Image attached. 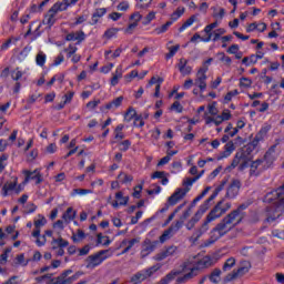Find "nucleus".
Returning a JSON list of instances; mask_svg holds the SVG:
<instances>
[{
	"label": "nucleus",
	"mask_w": 284,
	"mask_h": 284,
	"mask_svg": "<svg viewBox=\"0 0 284 284\" xmlns=\"http://www.w3.org/2000/svg\"><path fill=\"white\" fill-rule=\"evenodd\" d=\"M264 203H273L266 207V221L272 223L284 214V184L264 196Z\"/></svg>",
	"instance_id": "obj_1"
},
{
	"label": "nucleus",
	"mask_w": 284,
	"mask_h": 284,
	"mask_svg": "<svg viewBox=\"0 0 284 284\" xmlns=\"http://www.w3.org/2000/svg\"><path fill=\"white\" fill-rule=\"evenodd\" d=\"M236 221L234 215L229 213L214 229H212L210 237L203 243V247H210V245H214L219 239H223L225 234L239 225V222Z\"/></svg>",
	"instance_id": "obj_2"
},
{
	"label": "nucleus",
	"mask_w": 284,
	"mask_h": 284,
	"mask_svg": "<svg viewBox=\"0 0 284 284\" xmlns=\"http://www.w3.org/2000/svg\"><path fill=\"white\" fill-rule=\"evenodd\" d=\"M223 203H224L223 200L217 202V204L207 214L201 227L195 230V232L192 235V240L194 241V243H196V241H199V239L203 234H205L207 230H210V223H212L213 221H216V219H221L222 214H225V212H227V209L223 207Z\"/></svg>",
	"instance_id": "obj_3"
},
{
	"label": "nucleus",
	"mask_w": 284,
	"mask_h": 284,
	"mask_svg": "<svg viewBox=\"0 0 284 284\" xmlns=\"http://www.w3.org/2000/svg\"><path fill=\"white\" fill-rule=\"evenodd\" d=\"M250 161H252L250 149H242L235 154L231 168H239L240 172H243L250 165Z\"/></svg>",
	"instance_id": "obj_4"
},
{
	"label": "nucleus",
	"mask_w": 284,
	"mask_h": 284,
	"mask_svg": "<svg viewBox=\"0 0 284 284\" xmlns=\"http://www.w3.org/2000/svg\"><path fill=\"white\" fill-rule=\"evenodd\" d=\"M159 270H161V265H159V264L151 266L146 270H142V271L135 273L133 276H131L130 282L132 284L143 283V281H146V278H150V276H152V274H154V272H159Z\"/></svg>",
	"instance_id": "obj_5"
},
{
	"label": "nucleus",
	"mask_w": 284,
	"mask_h": 284,
	"mask_svg": "<svg viewBox=\"0 0 284 284\" xmlns=\"http://www.w3.org/2000/svg\"><path fill=\"white\" fill-rule=\"evenodd\" d=\"M251 267H252V264L250 262H247V261L241 262V265L236 271L229 273L224 277V283H230L232 281H236V278H239L241 276H245V274H247V272H250Z\"/></svg>",
	"instance_id": "obj_6"
},
{
	"label": "nucleus",
	"mask_w": 284,
	"mask_h": 284,
	"mask_svg": "<svg viewBox=\"0 0 284 284\" xmlns=\"http://www.w3.org/2000/svg\"><path fill=\"white\" fill-rule=\"evenodd\" d=\"M65 11V7L61 6L59 7V4L54 3L51 9L48 11V13L45 14L42 23L44 26H49V28L52 27L53 23L57 22V19H54V17H57L58 12H63Z\"/></svg>",
	"instance_id": "obj_7"
},
{
	"label": "nucleus",
	"mask_w": 284,
	"mask_h": 284,
	"mask_svg": "<svg viewBox=\"0 0 284 284\" xmlns=\"http://www.w3.org/2000/svg\"><path fill=\"white\" fill-rule=\"evenodd\" d=\"M210 210V205L205 204V202L200 206V209L196 211V213L189 220V222L185 224L186 230H194L196 226V223L201 221V216L205 214Z\"/></svg>",
	"instance_id": "obj_8"
},
{
	"label": "nucleus",
	"mask_w": 284,
	"mask_h": 284,
	"mask_svg": "<svg viewBox=\"0 0 284 284\" xmlns=\"http://www.w3.org/2000/svg\"><path fill=\"white\" fill-rule=\"evenodd\" d=\"M105 254H108V250H102L93 255H90L87 258V261H88L87 267H97V266L101 265V263H103V261H105V258H108V256Z\"/></svg>",
	"instance_id": "obj_9"
},
{
	"label": "nucleus",
	"mask_w": 284,
	"mask_h": 284,
	"mask_svg": "<svg viewBox=\"0 0 284 284\" xmlns=\"http://www.w3.org/2000/svg\"><path fill=\"white\" fill-rule=\"evenodd\" d=\"M207 70H209V68L203 65L202 68L199 69L197 73H196V79H195L194 85L200 88V90L202 92L207 88V83L205 82V81H207V75H206Z\"/></svg>",
	"instance_id": "obj_10"
},
{
	"label": "nucleus",
	"mask_w": 284,
	"mask_h": 284,
	"mask_svg": "<svg viewBox=\"0 0 284 284\" xmlns=\"http://www.w3.org/2000/svg\"><path fill=\"white\" fill-rule=\"evenodd\" d=\"M190 192V187L176 189L175 192L168 199L169 205H176L180 201H183Z\"/></svg>",
	"instance_id": "obj_11"
},
{
	"label": "nucleus",
	"mask_w": 284,
	"mask_h": 284,
	"mask_svg": "<svg viewBox=\"0 0 284 284\" xmlns=\"http://www.w3.org/2000/svg\"><path fill=\"white\" fill-rule=\"evenodd\" d=\"M69 274H72V270L62 272L58 277H55L57 284H72L79 278V273H75L72 276H69Z\"/></svg>",
	"instance_id": "obj_12"
},
{
	"label": "nucleus",
	"mask_w": 284,
	"mask_h": 284,
	"mask_svg": "<svg viewBox=\"0 0 284 284\" xmlns=\"http://www.w3.org/2000/svg\"><path fill=\"white\" fill-rule=\"evenodd\" d=\"M240 191H241V180L233 179L226 191V196L229 199H236V196H239Z\"/></svg>",
	"instance_id": "obj_13"
},
{
	"label": "nucleus",
	"mask_w": 284,
	"mask_h": 284,
	"mask_svg": "<svg viewBox=\"0 0 284 284\" xmlns=\"http://www.w3.org/2000/svg\"><path fill=\"white\" fill-rule=\"evenodd\" d=\"M156 245H159V241L151 242L150 240L144 241L143 248L141 251L142 258H145L149 254H152L154 250H156Z\"/></svg>",
	"instance_id": "obj_14"
},
{
	"label": "nucleus",
	"mask_w": 284,
	"mask_h": 284,
	"mask_svg": "<svg viewBox=\"0 0 284 284\" xmlns=\"http://www.w3.org/2000/svg\"><path fill=\"white\" fill-rule=\"evenodd\" d=\"M24 183H28V181H36V184L39 185V183L43 182V179L41 178V172L39 170L32 171H24Z\"/></svg>",
	"instance_id": "obj_15"
},
{
	"label": "nucleus",
	"mask_w": 284,
	"mask_h": 284,
	"mask_svg": "<svg viewBox=\"0 0 284 284\" xmlns=\"http://www.w3.org/2000/svg\"><path fill=\"white\" fill-rule=\"evenodd\" d=\"M248 207L250 203H243L236 210L231 212L230 215L237 220L236 223H241L243 219H245V213L243 210H247Z\"/></svg>",
	"instance_id": "obj_16"
},
{
	"label": "nucleus",
	"mask_w": 284,
	"mask_h": 284,
	"mask_svg": "<svg viewBox=\"0 0 284 284\" xmlns=\"http://www.w3.org/2000/svg\"><path fill=\"white\" fill-rule=\"evenodd\" d=\"M265 159L261 160L257 159L255 161H253L250 165V176H258V174H261V165H263L265 163Z\"/></svg>",
	"instance_id": "obj_17"
},
{
	"label": "nucleus",
	"mask_w": 284,
	"mask_h": 284,
	"mask_svg": "<svg viewBox=\"0 0 284 284\" xmlns=\"http://www.w3.org/2000/svg\"><path fill=\"white\" fill-rule=\"evenodd\" d=\"M174 254H176V246H169L155 255V261H164V258H168V256H174Z\"/></svg>",
	"instance_id": "obj_18"
},
{
	"label": "nucleus",
	"mask_w": 284,
	"mask_h": 284,
	"mask_svg": "<svg viewBox=\"0 0 284 284\" xmlns=\"http://www.w3.org/2000/svg\"><path fill=\"white\" fill-rule=\"evenodd\" d=\"M178 69L180 70L182 77H187V74H192V67L187 65V60H185L184 58L180 59V62L178 63Z\"/></svg>",
	"instance_id": "obj_19"
},
{
	"label": "nucleus",
	"mask_w": 284,
	"mask_h": 284,
	"mask_svg": "<svg viewBox=\"0 0 284 284\" xmlns=\"http://www.w3.org/2000/svg\"><path fill=\"white\" fill-rule=\"evenodd\" d=\"M211 265L212 258L210 256H204L197 262L196 266L192 267V270H195V273L199 274L200 270H205V267H211Z\"/></svg>",
	"instance_id": "obj_20"
},
{
	"label": "nucleus",
	"mask_w": 284,
	"mask_h": 284,
	"mask_svg": "<svg viewBox=\"0 0 284 284\" xmlns=\"http://www.w3.org/2000/svg\"><path fill=\"white\" fill-rule=\"evenodd\" d=\"M65 41H78V43H81V41H85V32L83 31H75L67 34Z\"/></svg>",
	"instance_id": "obj_21"
},
{
	"label": "nucleus",
	"mask_w": 284,
	"mask_h": 284,
	"mask_svg": "<svg viewBox=\"0 0 284 284\" xmlns=\"http://www.w3.org/2000/svg\"><path fill=\"white\" fill-rule=\"evenodd\" d=\"M225 185H227V178L222 180L221 184L215 189L213 194L206 201H204V203L206 205H210V203H212V201H214L216 199V196H219V193L222 192V190H223V187H225Z\"/></svg>",
	"instance_id": "obj_22"
},
{
	"label": "nucleus",
	"mask_w": 284,
	"mask_h": 284,
	"mask_svg": "<svg viewBox=\"0 0 284 284\" xmlns=\"http://www.w3.org/2000/svg\"><path fill=\"white\" fill-rule=\"evenodd\" d=\"M234 150H236L234 142L232 141L227 142L224 146V152L221 153L217 160L221 161V159H227V156H230V154H232Z\"/></svg>",
	"instance_id": "obj_23"
},
{
	"label": "nucleus",
	"mask_w": 284,
	"mask_h": 284,
	"mask_svg": "<svg viewBox=\"0 0 284 284\" xmlns=\"http://www.w3.org/2000/svg\"><path fill=\"white\" fill-rule=\"evenodd\" d=\"M18 179L14 178L12 182H6L2 186V196H8V192L17 190Z\"/></svg>",
	"instance_id": "obj_24"
},
{
	"label": "nucleus",
	"mask_w": 284,
	"mask_h": 284,
	"mask_svg": "<svg viewBox=\"0 0 284 284\" xmlns=\"http://www.w3.org/2000/svg\"><path fill=\"white\" fill-rule=\"evenodd\" d=\"M263 134H265V130H261L256 135L255 138L253 139V141L244 148V150H247L250 151V153L252 152V148H256V145H258L260 141L263 140Z\"/></svg>",
	"instance_id": "obj_25"
},
{
	"label": "nucleus",
	"mask_w": 284,
	"mask_h": 284,
	"mask_svg": "<svg viewBox=\"0 0 284 284\" xmlns=\"http://www.w3.org/2000/svg\"><path fill=\"white\" fill-rule=\"evenodd\" d=\"M108 12V9L105 8H100L97 9L93 14H92V24L97 26V23H99V19H101V17H104V14Z\"/></svg>",
	"instance_id": "obj_26"
},
{
	"label": "nucleus",
	"mask_w": 284,
	"mask_h": 284,
	"mask_svg": "<svg viewBox=\"0 0 284 284\" xmlns=\"http://www.w3.org/2000/svg\"><path fill=\"white\" fill-rule=\"evenodd\" d=\"M62 219L65 223H70V221H74L77 219V211L72 207H68L67 211L63 213Z\"/></svg>",
	"instance_id": "obj_27"
},
{
	"label": "nucleus",
	"mask_w": 284,
	"mask_h": 284,
	"mask_svg": "<svg viewBox=\"0 0 284 284\" xmlns=\"http://www.w3.org/2000/svg\"><path fill=\"white\" fill-rule=\"evenodd\" d=\"M123 103V95L118 97L113 101L109 102L105 108L106 110H116Z\"/></svg>",
	"instance_id": "obj_28"
},
{
	"label": "nucleus",
	"mask_w": 284,
	"mask_h": 284,
	"mask_svg": "<svg viewBox=\"0 0 284 284\" xmlns=\"http://www.w3.org/2000/svg\"><path fill=\"white\" fill-rule=\"evenodd\" d=\"M136 243H141V239L135 237L132 240H123L121 242V247H126L130 251L134 247V245H136Z\"/></svg>",
	"instance_id": "obj_29"
},
{
	"label": "nucleus",
	"mask_w": 284,
	"mask_h": 284,
	"mask_svg": "<svg viewBox=\"0 0 284 284\" xmlns=\"http://www.w3.org/2000/svg\"><path fill=\"white\" fill-rule=\"evenodd\" d=\"M209 278L211 283L219 284L221 282V268H214Z\"/></svg>",
	"instance_id": "obj_30"
},
{
	"label": "nucleus",
	"mask_w": 284,
	"mask_h": 284,
	"mask_svg": "<svg viewBox=\"0 0 284 284\" xmlns=\"http://www.w3.org/2000/svg\"><path fill=\"white\" fill-rule=\"evenodd\" d=\"M211 10H213V19H223L225 17V9L219 8V7H212Z\"/></svg>",
	"instance_id": "obj_31"
},
{
	"label": "nucleus",
	"mask_w": 284,
	"mask_h": 284,
	"mask_svg": "<svg viewBox=\"0 0 284 284\" xmlns=\"http://www.w3.org/2000/svg\"><path fill=\"white\" fill-rule=\"evenodd\" d=\"M97 237V245L108 246L112 243V241H110V236H103V233H98Z\"/></svg>",
	"instance_id": "obj_32"
},
{
	"label": "nucleus",
	"mask_w": 284,
	"mask_h": 284,
	"mask_svg": "<svg viewBox=\"0 0 284 284\" xmlns=\"http://www.w3.org/2000/svg\"><path fill=\"white\" fill-rule=\"evenodd\" d=\"M235 265H236V258L229 257L226 260V262L224 263L222 270H223V272H230V270H232V267H234Z\"/></svg>",
	"instance_id": "obj_33"
},
{
	"label": "nucleus",
	"mask_w": 284,
	"mask_h": 284,
	"mask_svg": "<svg viewBox=\"0 0 284 284\" xmlns=\"http://www.w3.org/2000/svg\"><path fill=\"white\" fill-rule=\"evenodd\" d=\"M72 241L73 243H81V241H83V239H85V232H83V230L79 229L77 231V234H72Z\"/></svg>",
	"instance_id": "obj_34"
},
{
	"label": "nucleus",
	"mask_w": 284,
	"mask_h": 284,
	"mask_svg": "<svg viewBox=\"0 0 284 284\" xmlns=\"http://www.w3.org/2000/svg\"><path fill=\"white\" fill-rule=\"evenodd\" d=\"M123 78V70L121 68H118L115 70V74L111 78V85H116L119 83V79Z\"/></svg>",
	"instance_id": "obj_35"
},
{
	"label": "nucleus",
	"mask_w": 284,
	"mask_h": 284,
	"mask_svg": "<svg viewBox=\"0 0 284 284\" xmlns=\"http://www.w3.org/2000/svg\"><path fill=\"white\" fill-rule=\"evenodd\" d=\"M184 13H185V8L179 7V8L171 14V21H178L179 19H181V17H183Z\"/></svg>",
	"instance_id": "obj_36"
},
{
	"label": "nucleus",
	"mask_w": 284,
	"mask_h": 284,
	"mask_svg": "<svg viewBox=\"0 0 284 284\" xmlns=\"http://www.w3.org/2000/svg\"><path fill=\"white\" fill-rule=\"evenodd\" d=\"M45 53H43V51H39L38 54L36 55V62L37 65H40V68H43V65H45Z\"/></svg>",
	"instance_id": "obj_37"
},
{
	"label": "nucleus",
	"mask_w": 284,
	"mask_h": 284,
	"mask_svg": "<svg viewBox=\"0 0 284 284\" xmlns=\"http://www.w3.org/2000/svg\"><path fill=\"white\" fill-rule=\"evenodd\" d=\"M119 181H121L122 183H132V181H134V178L132 175H128V173L121 172L118 175Z\"/></svg>",
	"instance_id": "obj_38"
},
{
	"label": "nucleus",
	"mask_w": 284,
	"mask_h": 284,
	"mask_svg": "<svg viewBox=\"0 0 284 284\" xmlns=\"http://www.w3.org/2000/svg\"><path fill=\"white\" fill-rule=\"evenodd\" d=\"M172 236H174V233L170 229L165 230L160 236V243H165V241H170Z\"/></svg>",
	"instance_id": "obj_39"
},
{
	"label": "nucleus",
	"mask_w": 284,
	"mask_h": 284,
	"mask_svg": "<svg viewBox=\"0 0 284 284\" xmlns=\"http://www.w3.org/2000/svg\"><path fill=\"white\" fill-rule=\"evenodd\" d=\"M12 252V247L4 248L3 253L0 255V265H6L8 263V254Z\"/></svg>",
	"instance_id": "obj_40"
},
{
	"label": "nucleus",
	"mask_w": 284,
	"mask_h": 284,
	"mask_svg": "<svg viewBox=\"0 0 284 284\" xmlns=\"http://www.w3.org/2000/svg\"><path fill=\"white\" fill-rule=\"evenodd\" d=\"M79 0H63V2H55V6H58L59 8H61V6L64 7V10H68V8H70V6H77V2Z\"/></svg>",
	"instance_id": "obj_41"
},
{
	"label": "nucleus",
	"mask_w": 284,
	"mask_h": 284,
	"mask_svg": "<svg viewBox=\"0 0 284 284\" xmlns=\"http://www.w3.org/2000/svg\"><path fill=\"white\" fill-rule=\"evenodd\" d=\"M115 199L119 201L120 205H128V201H130L129 196H123V192L115 193Z\"/></svg>",
	"instance_id": "obj_42"
},
{
	"label": "nucleus",
	"mask_w": 284,
	"mask_h": 284,
	"mask_svg": "<svg viewBox=\"0 0 284 284\" xmlns=\"http://www.w3.org/2000/svg\"><path fill=\"white\" fill-rule=\"evenodd\" d=\"M196 21V16H191L180 27V32H183V30H186V28H190Z\"/></svg>",
	"instance_id": "obj_43"
},
{
	"label": "nucleus",
	"mask_w": 284,
	"mask_h": 284,
	"mask_svg": "<svg viewBox=\"0 0 284 284\" xmlns=\"http://www.w3.org/2000/svg\"><path fill=\"white\" fill-rule=\"evenodd\" d=\"M136 110H134V108H129L124 119L128 123H130V121H132V119L136 118Z\"/></svg>",
	"instance_id": "obj_44"
},
{
	"label": "nucleus",
	"mask_w": 284,
	"mask_h": 284,
	"mask_svg": "<svg viewBox=\"0 0 284 284\" xmlns=\"http://www.w3.org/2000/svg\"><path fill=\"white\" fill-rule=\"evenodd\" d=\"M183 221L180 220V221H176L175 223H173L169 230L173 233V234H176V232H179V230H181V227H183Z\"/></svg>",
	"instance_id": "obj_45"
},
{
	"label": "nucleus",
	"mask_w": 284,
	"mask_h": 284,
	"mask_svg": "<svg viewBox=\"0 0 284 284\" xmlns=\"http://www.w3.org/2000/svg\"><path fill=\"white\" fill-rule=\"evenodd\" d=\"M278 144L272 145L268 151L264 155V161H271L272 160V154L276 152V148Z\"/></svg>",
	"instance_id": "obj_46"
},
{
	"label": "nucleus",
	"mask_w": 284,
	"mask_h": 284,
	"mask_svg": "<svg viewBox=\"0 0 284 284\" xmlns=\"http://www.w3.org/2000/svg\"><path fill=\"white\" fill-rule=\"evenodd\" d=\"M54 243H57L58 247H68V245H70V243L62 237L53 239L52 245H54Z\"/></svg>",
	"instance_id": "obj_47"
},
{
	"label": "nucleus",
	"mask_w": 284,
	"mask_h": 284,
	"mask_svg": "<svg viewBox=\"0 0 284 284\" xmlns=\"http://www.w3.org/2000/svg\"><path fill=\"white\" fill-rule=\"evenodd\" d=\"M217 57H219L220 61H223L224 63H226V65H232V58L225 55L224 52L217 53Z\"/></svg>",
	"instance_id": "obj_48"
},
{
	"label": "nucleus",
	"mask_w": 284,
	"mask_h": 284,
	"mask_svg": "<svg viewBox=\"0 0 284 284\" xmlns=\"http://www.w3.org/2000/svg\"><path fill=\"white\" fill-rule=\"evenodd\" d=\"M119 32L118 28H110L104 32L105 39H112V37H115V34Z\"/></svg>",
	"instance_id": "obj_49"
},
{
	"label": "nucleus",
	"mask_w": 284,
	"mask_h": 284,
	"mask_svg": "<svg viewBox=\"0 0 284 284\" xmlns=\"http://www.w3.org/2000/svg\"><path fill=\"white\" fill-rule=\"evenodd\" d=\"M170 26H172V21H168L161 28H156L155 29L156 34H163V32H168V29L170 28Z\"/></svg>",
	"instance_id": "obj_50"
},
{
	"label": "nucleus",
	"mask_w": 284,
	"mask_h": 284,
	"mask_svg": "<svg viewBox=\"0 0 284 284\" xmlns=\"http://www.w3.org/2000/svg\"><path fill=\"white\" fill-rule=\"evenodd\" d=\"M240 87L241 88H252V80L250 78H241Z\"/></svg>",
	"instance_id": "obj_51"
},
{
	"label": "nucleus",
	"mask_w": 284,
	"mask_h": 284,
	"mask_svg": "<svg viewBox=\"0 0 284 284\" xmlns=\"http://www.w3.org/2000/svg\"><path fill=\"white\" fill-rule=\"evenodd\" d=\"M239 94V90H233L226 93V95L224 97V101H226V103H230V101H232L233 97H237Z\"/></svg>",
	"instance_id": "obj_52"
},
{
	"label": "nucleus",
	"mask_w": 284,
	"mask_h": 284,
	"mask_svg": "<svg viewBox=\"0 0 284 284\" xmlns=\"http://www.w3.org/2000/svg\"><path fill=\"white\" fill-rule=\"evenodd\" d=\"M209 114H212V116H216L219 114V109H216V102H213L209 104Z\"/></svg>",
	"instance_id": "obj_53"
},
{
	"label": "nucleus",
	"mask_w": 284,
	"mask_h": 284,
	"mask_svg": "<svg viewBox=\"0 0 284 284\" xmlns=\"http://www.w3.org/2000/svg\"><path fill=\"white\" fill-rule=\"evenodd\" d=\"M74 194H79L80 196H85V194H92V191L88 189H74L73 195Z\"/></svg>",
	"instance_id": "obj_54"
},
{
	"label": "nucleus",
	"mask_w": 284,
	"mask_h": 284,
	"mask_svg": "<svg viewBox=\"0 0 284 284\" xmlns=\"http://www.w3.org/2000/svg\"><path fill=\"white\" fill-rule=\"evenodd\" d=\"M16 261H17L16 262L17 265H23V267H26V265H28V262H26V255H23V254L17 255Z\"/></svg>",
	"instance_id": "obj_55"
},
{
	"label": "nucleus",
	"mask_w": 284,
	"mask_h": 284,
	"mask_svg": "<svg viewBox=\"0 0 284 284\" xmlns=\"http://www.w3.org/2000/svg\"><path fill=\"white\" fill-rule=\"evenodd\" d=\"M225 32H227V31L223 28L215 30L214 36H213V41H219L221 39V36L225 34Z\"/></svg>",
	"instance_id": "obj_56"
},
{
	"label": "nucleus",
	"mask_w": 284,
	"mask_h": 284,
	"mask_svg": "<svg viewBox=\"0 0 284 284\" xmlns=\"http://www.w3.org/2000/svg\"><path fill=\"white\" fill-rule=\"evenodd\" d=\"M171 110H174L175 112H178L179 114H181V112H183V105H181V102L175 101V102L171 105Z\"/></svg>",
	"instance_id": "obj_57"
},
{
	"label": "nucleus",
	"mask_w": 284,
	"mask_h": 284,
	"mask_svg": "<svg viewBox=\"0 0 284 284\" xmlns=\"http://www.w3.org/2000/svg\"><path fill=\"white\" fill-rule=\"evenodd\" d=\"M8 161V155H6V154H2L1 156H0V174H1V172H3L4 170H6V162Z\"/></svg>",
	"instance_id": "obj_58"
},
{
	"label": "nucleus",
	"mask_w": 284,
	"mask_h": 284,
	"mask_svg": "<svg viewBox=\"0 0 284 284\" xmlns=\"http://www.w3.org/2000/svg\"><path fill=\"white\" fill-rule=\"evenodd\" d=\"M134 119V125L135 128H143V125H145V122L143 121V116H140L138 114V116L133 118Z\"/></svg>",
	"instance_id": "obj_59"
},
{
	"label": "nucleus",
	"mask_w": 284,
	"mask_h": 284,
	"mask_svg": "<svg viewBox=\"0 0 284 284\" xmlns=\"http://www.w3.org/2000/svg\"><path fill=\"white\" fill-rule=\"evenodd\" d=\"M191 214H192V207H189L186 211L183 212V214L180 217V221L185 223V221H187V219H190Z\"/></svg>",
	"instance_id": "obj_60"
},
{
	"label": "nucleus",
	"mask_w": 284,
	"mask_h": 284,
	"mask_svg": "<svg viewBox=\"0 0 284 284\" xmlns=\"http://www.w3.org/2000/svg\"><path fill=\"white\" fill-rule=\"evenodd\" d=\"M77 47L70 44L67 49H65V52H67V57L70 59V57H73V54L77 53Z\"/></svg>",
	"instance_id": "obj_61"
},
{
	"label": "nucleus",
	"mask_w": 284,
	"mask_h": 284,
	"mask_svg": "<svg viewBox=\"0 0 284 284\" xmlns=\"http://www.w3.org/2000/svg\"><path fill=\"white\" fill-rule=\"evenodd\" d=\"M204 32L207 34V37L202 39V41H204V43H209V41H212V30L206 26L204 28Z\"/></svg>",
	"instance_id": "obj_62"
},
{
	"label": "nucleus",
	"mask_w": 284,
	"mask_h": 284,
	"mask_svg": "<svg viewBox=\"0 0 284 284\" xmlns=\"http://www.w3.org/2000/svg\"><path fill=\"white\" fill-rule=\"evenodd\" d=\"M2 284H21V280L19 278V276L13 275L7 282H4Z\"/></svg>",
	"instance_id": "obj_63"
},
{
	"label": "nucleus",
	"mask_w": 284,
	"mask_h": 284,
	"mask_svg": "<svg viewBox=\"0 0 284 284\" xmlns=\"http://www.w3.org/2000/svg\"><path fill=\"white\" fill-rule=\"evenodd\" d=\"M151 3H152V0H140V3H138V8L145 10V8H150Z\"/></svg>",
	"instance_id": "obj_64"
}]
</instances>
